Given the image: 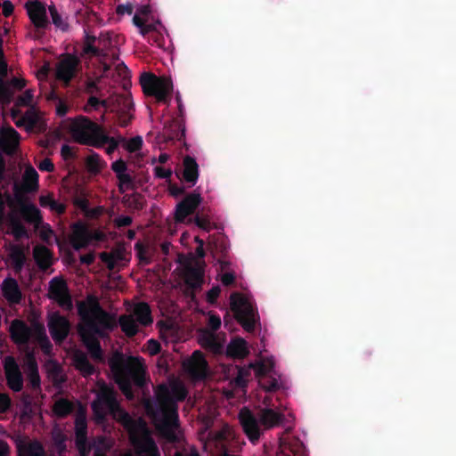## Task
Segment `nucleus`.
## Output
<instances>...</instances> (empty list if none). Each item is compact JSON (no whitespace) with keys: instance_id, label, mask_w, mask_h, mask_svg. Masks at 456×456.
<instances>
[{"instance_id":"f257e3e1","label":"nucleus","mask_w":456,"mask_h":456,"mask_svg":"<svg viewBox=\"0 0 456 456\" xmlns=\"http://www.w3.org/2000/svg\"><path fill=\"white\" fill-rule=\"evenodd\" d=\"M99 388L97 399L92 404L94 418L97 422H102L107 414H111L128 431L134 453L129 452L123 456H159L145 423L141 419H132L119 408L110 387L99 384Z\"/></svg>"},{"instance_id":"f03ea898","label":"nucleus","mask_w":456,"mask_h":456,"mask_svg":"<svg viewBox=\"0 0 456 456\" xmlns=\"http://www.w3.org/2000/svg\"><path fill=\"white\" fill-rule=\"evenodd\" d=\"M154 401L148 400L145 409L159 433L169 441L178 439L177 402L183 400L187 391L178 379H170L160 385L155 393Z\"/></svg>"},{"instance_id":"7ed1b4c3","label":"nucleus","mask_w":456,"mask_h":456,"mask_svg":"<svg viewBox=\"0 0 456 456\" xmlns=\"http://www.w3.org/2000/svg\"><path fill=\"white\" fill-rule=\"evenodd\" d=\"M78 312L82 319L79 325L80 336L92 356L95 359H102V351L97 338L112 330L115 321L101 310L97 300L94 297H88L79 303Z\"/></svg>"},{"instance_id":"20e7f679","label":"nucleus","mask_w":456,"mask_h":456,"mask_svg":"<svg viewBox=\"0 0 456 456\" xmlns=\"http://www.w3.org/2000/svg\"><path fill=\"white\" fill-rule=\"evenodd\" d=\"M110 366L119 388L127 398H132L131 380L139 386L143 383L145 366L142 359L117 354L110 360Z\"/></svg>"},{"instance_id":"39448f33","label":"nucleus","mask_w":456,"mask_h":456,"mask_svg":"<svg viewBox=\"0 0 456 456\" xmlns=\"http://www.w3.org/2000/svg\"><path fill=\"white\" fill-rule=\"evenodd\" d=\"M254 370L255 377L259 385L265 391H273L281 387V377L274 369L273 357L264 358L250 363L247 369H239L235 382L239 386H244L248 380L249 370Z\"/></svg>"},{"instance_id":"423d86ee","label":"nucleus","mask_w":456,"mask_h":456,"mask_svg":"<svg viewBox=\"0 0 456 456\" xmlns=\"http://www.w3.org/2000/svg\"><path fill=\"white\" fill-rule=\"evenodd\" d=\"M240 421L250 441L258 440L263 427L265 429L273 428L281 421V415L273 410L264 409L259 415V421L248 409H242L240 412Z\"/></svg>"},{"instance_id":"0eeeda50","label":"nucleus","mask_w":456,"mask_h":456,"mask_svg":"<svg viewBox=\"0 0 456 456\" xmlns=\"http://www.w3.org/2000/svg\"><path fill=\"white\" fill-rule=\"evenodd\" d=\"M12 338L17 344L38 343L45 353L50 352L51 344L42 325L28 327L21 321H13L10 326Z\"/></svg>"},{"instance_id":"6e6552de","label":"nucleus","mask_w":456,"mask_h":456,"mask_svg":"<svg viewBox=\"0 0 456 456\" xmlns=\"http://www.w3.org/2000/svg\"><path fill=\"white\" fill-rule=\"evenodd\" d=\"M70 131L74 139L82 143L100 147L108 141L100 126L84 117L71 121Z\"/></svg>"},{"instance_id":"1a4fd4ad","label":"nucleus","mask_w":456,"mask_h":456,"mask_svg":"<svg viewBox=\"0 0 456 456\" xmlns=\"http://www.w3.org/2000/svg\"><path fill=\"white\" fill-rule=\"evenodd\" d=\"M195 240L199 243V247L196 249L198 256L190 255L189 256L179 258L184 281L191 288L201 286L204 272L203 241L198 237L195 238Z\"/></svg>"},{"instance_id":"9d476101","label":"nucleus","mask_w":456,"mask_h":456,"mask_svg":"<svg viewBox=\"0 0 456 456\" xmlns=\"http://www.w3.org/2000/svg\"><path fill=\"white\" fill-rule=\"evenodd\" d=\"M152 322L151 310L145 303L135 304L130 314L124 315L119 319L122 330L127 336L134 335L139 326H146Z\"/></svg>"},{"instance_id":"9b49d317","label":"nucleus","mask_w":456,"mask_h":456,"mask_svg":"<svg viewBox=\"0 0 456 456\" xmlns=\"http://www.w3.org/2000/svg\"><path fill=\"white\" fill-rule=\"evenodd\" d=\"M231 308L244 330L247 331L254 330L256 319L254 307L247 297L240 294L232 295Z\"/></svg>"},{"instance_id":"f8f14e48","label":"nucleus","mask_w":456,"mask_h":456,"mask_svg":"<svg viewBox=\"0 0 456 456\" xmlns=\"http://www.w3.org/2000/svg\"><path fill=\"white\" fill-rule=\"evenodd\" d=\"M141 84L144 93L153 95L158 101H165L173 90V83L167 77L144 74L141 78Z\"/></svg>"},{"instance_id":"ddd939ff","label":"nucleus","mask_w":456,"mask_h":456,"mask_svg":"<svg viewBox=\"0 0 456 456\" xmlns=\"http://www.w3.org/2000/svg\"><path fill=\"white\" fill-rule=\"evenodd\" d=\"M183 366L193 379H203L208 373L207 362L200 351H195L190 358L183 362Z\"/></svg>"},{"instance_id":"4468645a","label":"nucleus","mask_w":456,"mask_h":456,"mask_svg":"<svg viewBox=\"0 0 456 456\" xmlns=\"http://www.w3.org/2000/svg\"><path fill=\"white\" fill-rule=\"evenodd\" d=\"M78 62V59L73 55L64 56L56 65L57 78L68 84L77 73Z\"/></svg>"},{"instance_id":"2eb2a0df","label":"nucleus","mask_w":456,"mask_h":456,"mask_svg":"<svg viewBox=\"0 0 456 456\" xmlns=\"http://www.w3.org/2000/svg\"><path fill=\"white\" fill-rule=\"evenodd\" d=\"M49 297L65 309H69L72 305L67 285L62 279L55 278L51 281Z\"/></svg>"},{"instance_id":"dca6fc26","label":"nucleus","mask_w":456,"mask_h":456,"mask_svg":"<svg viewBox=\"0 0 456 456\" xmlns=\"http://www.w3.org/2000/svg\"><path fill=\"white\" fill-rule=\"evenodd\" d=\"M4 366L9 387L16 392L20 391L23 387V379L14 358L12 356L5 357Z\"/></svg>"},{"instance_id":"f3484780","label":"nucleus","mask_w":456,"mask_h":456,"mask_svg":"<svg viewBox=\"0 0 456 456\" xmlns=\"http://www.w3.org/2000/svg\"><path fill=\"white\" fill-rule=\"evenodd\" d=\"M76 428V444L81 456H87L90 448L86 443V411L84 409H80L75 421Z\"/></svg>"},{"instance_id":"a211bd4d","label":"nucleus","mask_w":456,"mask_h":456,"mask_svg":"<svg viewBox=\"0 0 456 456\" xmlns=\"http://www.w3.org/2000/svg\"><path fill=\"white\" fill-rule=\"evenodd\" d=\"M48 327L52 338L57 342L62 341L69 331V322L64 317L56 313L49 315Z\"/></svg>"},{"instance_id":"6ab92c4d","label":"nucleus","mask_w":456,"mask_h":456,"mask_svg":"<svg viewBox=\"0 0 456 456\" xmlns=\"http://www.w3.org/2000/svg\"><path fill=\"white\" fill-rule=\"evenodd\" d=\"M16 201L15 204L13 201L10 202V207L12 211H19L23 218L28 220V222L37 223L40 221V212L38 208L28 202L24 201L21 197L19 196V193H16Z\"/></svg>"},{"instance_id":"aec40b11","label":"nucleus","mask_w":456,"mask_h":456,"mask_svg":"<svg viewBox=\"0 0 456 456\" xmlns=\"http://www.w3.org/2000/svg\"><path fill=\"white\" fill-rule=\"evenodd\" d=\"M28 15L34 24L38 28H44L48 24L45 6L38 2L33 1L26 4Z\"/></svg>"},{"instance_id":"412c9836","label":"nucleus","mask_w":456,"mask_h":456,"mask_svg":"<svg viewBox=\"0 0 456 456\" xmlns=\"http://www.w3.org/2000/svg\"><path fill=\"white\" fill-rule=\"evenodd\" d=\"M14 442L19 456H43L44 451L37 441H31L28 437L17 436Z\"/></svg>"},{"instance_id":"4be33fe9","label":"nucleus","mask_w":456,"mask_h":456,"mask_svg":"<svg viewBox=\"0 0 456 456\" xmlns=\"http://www.w3.org/2000/svg\"><path fill=\"white\" fill-rule=\"evenodd\" d=\"M38 189V174L34 167L28 166L22 175L20 186H15V194L18 192L20 195V191L30 192L36 191Z\"/></svg>"},{"instance_id":"5701e85b","label":"nucleus","mask_w":456,"mask_h":456,"mask_svg":"<svg viewBox=\"0 0 456 456\" xmlns=\"http://www.w3.org/2000/svg\"><path fill=\"white\" fill-rule=\"evenodd\" d=\"M201 199L199 194H191L187 196L175 209V219L178 222H183L200 203Z\"/></svg>"},{"instance_id":"b1692460","label":"nucleus","mask_w":456,"mask_h":456,"mask_svg":"<svg viewBox=\"0 0 456 456\" xmlns=\"http://www.w3.org/2000/svg\"><path fill=\"white\" fill-rule=\"evenodd\" d=\"M20 135L19 134L10 126H4L0 130V146L3 151L11 153L19 145Z\"/></svg>"},{"instance_id":"393cba45","label":"nucleus","mask_w":456,"mask_h":456,"mask_svg":"<svg viewBox=\"0 0 456 456\" xmlns=\"http://www.w3.org/2000/svg\"><path fill=\"white\" fill-rule=\"evenodd\" d=\"M198 339L201 346L208 348L215 353H219L223 348L224 339L211 330H201Z\"/></svg>"},{"instance_id":"a878e982","label":"nucleus","mask_w":456,"mask_h":456,"mask_svg":"<svg viewBox=\"0 0 456 456\" xmlns=\"http://www.w3.org/2000/svg\"><path fill=\"white\" fill-rule=\"evenodd\" d=\"M93 239L87 227L83 224H77L73 227L71 243L76 249L86 247Z\"/></svg>"},{"instance_id":"bb28decb","label":"nucleus","mask_w":456,"mask_h":456,"mask_svg":"<svg viewBox=\"0 0 456 456\" xmlns=\"http://www.w3.org/2000/svg\"><path fill=\"white\" fill-rule=\"evenodd\" d=\"M101 259L110 269L124 266L127 261L126 252L121 248L113 250L110 253H102Z\"/></svg>"},{"instance_id":"cd10ccee","label":"nucleus","mask_w":456,"mask_h":456,"mask_svg":"<svg viewBox=\"0 0 456 456\" xmlns=\"http://www.w3.org/2000/svg\"><path fill=\"white\" fill-rule=\"evenodd\" d=\"M12 118L17 126H23L26 130H30L37 122L38 114L36 110L32 108L27 110V112L22 117L19 116L17 110H12Z\"/></svg>"},{"instance_id":"c85d7f7f","label":"nucleus","mask_w":456,"mask_h":456,"mask_svg":"<svg viewBox=\"0 0 456 456\" xmlns=\"http://www.w3.org/2000/svg\"><path fill=\"white\" fill-rule=\"evenodd\" d=\"M2 290L4 297L12 303H17L21 297L18 283L13 279H5L2 284Z\"/></svg>"},{"instance_id":"c756f323","label":"nucleus","mask_w":456,"mask_h":456,"mask_svg":"<svg viewBox=\"0 0 456 456\" xmlns=\"http://www.w3.org/2000/svg\"><path fill=\"white\" fill-rule=\"evenodd\" d=\"M247 342L242 338H235L230 342L226 353L233 358H243L248 354Z\"/></svg>"},{"instance_id":"7c9ffc66","label":"nucleus","mask_w":456,"mask_h":456,"mask_svg":"<svg viewBox=\"0 0 456 456\" xmlns=\"http://www.w3.org/2000/svg\"><path fill=\"white\" fill-rule=\"evenodd\" d=\"M24 367L31 386L33 387H38L40 385V379L37 372V365L32 354H28L26 355Z\"/></svg>"},{"instance_id":"2f4dec72","label":"nucleus","mask_w":456,"mask_h":456,"mask_svg":"<svg viewBox=\"0 0 456 456\" xmlns=\"http://www.w3.org/2000/svg\"><path fill=\"white\" fill-rule=\"evenodd\" d=\"M183 176L187 182L195 183L199 176V167L195 159L191 157H186L183 159Z\"/></svg>"},{"instance_id":"473e14b6","label":"nucleus","mask_w":456,"mask_h":456,"mask_svg":"<svg viewBox=\"0 0 456 456\" xmlns=\"http://www.w3.org/2000/svg\"><path fill=\"white\" fill-rule=\"evenodd\" d=\"M40 206L48 208L52 212L61 214L65 210V204L61 201L55 200L53 194L48 193L39 197Z\"/></svg>"},{"instance_id":"72a5a7b5","label":"nucleus","mask_w":456,"mask_h":456,"mask_svg":"<svg viewBox=\"0 0 456 456\" xmlns=\"http://www.w3.org/2000/svg\"><path fill=\"white\" fill-rule=\"evenodd\" d=\"M34 257L41 268H47L52 264L51 253L44 246H37L34 248Z\"/></svg>"},{"instance_id":"f704fd0d","label":"nucleus","mask_w":456,"mask_h":456,"mask_svg":"<svg viewBox=\"0 0 456 456\" xmlns=\"http://www.w3.org/2000/svg\"><path fill=\"white\" fill-rule=\"evenodd\" d=\"M45 370L48 378L53 380L55 385H60L63 381V374L57 362L49 361L45 364Z\"/></svg>"},{"instance_id":"c9c22d12","label":"nucleus","mask_w":456,"mask_h":456,"mask_svg":"<svg viewBox=\"0 0 456 456\" xmlns=\"http://www.w3.org/2000/svg\"><path fill=\"white\" fill-rule=\"evenodd\" d=\"M74 364L84 375L93 373V367L88 362L86 355L82 353H76L74 354Z\"/></svg>"},{"instance_id":"e433bc0d","label":"nucleus","mask_w":456,"mask_h":456,"mask_svg":"<svg viewBox=\"0 0 456 456\" xmlns=\"http://www.w3.org/2000/svg\"><path fill=\"white\" fill-rule=\"evenodd\" d=\"M9 257L14 267L16 269H20L22 266L25 260L23 249L17 246L10 247Z\"/></svg>"},{"instance_id":"4c0bfd02","label":"nucleus","mask_w":456,"mask_h":456,"mask_svg":"<svg viewBox=\"0 0 456 456\" xmlns=\"http://www.w3.org/2000/svg\"><path fill=\"white\" fill-rule=\"evenodd\" d=\"M72 404L64 399L56 401L53 406V412L60 417L65 416L70 412Z\"/></svg>"},{"instance_id":"58836bf2","label":"nucleus","mask_w":456,"mask_h":456,"mask_svg":"<svg viewBox=\"0 0 456 456\" xmlns=\"http://www.w3.org/2000/svg\"><path fill=\"white\" fill-rule=\"evenodd\" d=\"M11 224H10V232L15 238H21L27 236V232L22 224L19 222L13 220L12 216L10 217Z\"/></svg>"},{"instance_id":"ea45409f","label":"nucleus","mask_w":456,"mask_h":456,"mask_svg":"<svg viewBox=\"0 0 456 456\" xmlns=\"http://www.w3.org/2000/svg\"><path fill=\"white\" fill-rule=\"evenodd\" d=\"M87 168L92 173H97L102 167V162L98 155H91L86 159Z\"/></svg>"},{"instance_id":"a19ab883","label":"nucleus","mask_w":456,"mask_h":456,"mask_svg":"<svg viewBox=\"0 0 456 456\" xmlns=\"http://www.w3.org/2000/svg\"><path fill=\"white\" fill-rule=\"evenodd\" d=\"M142 145V139L141 136H136L134 138H131L130 140L126 141L125 143V148L129 152H136L138 151Z\"/></svg>"},{"instance_id":"79ce46f5","label":"nucleus","mask_w":456,"mask_h":456,"mask_svg":"<svg viewBox=\"0 0 456 456\" xmlns=\"http://www.w3.org/2000/svg\"><path fill=\"white\" fill-rule=\"evenodd\" d=\"M49 12L52 16V20L53 24L62 29L65 30L67 28V23L61 20V16L58 14L56 8L53 5L49 6Z\"/></svg>"},{"instance_id":"37998d69","label":"nucleus","mask_w":456,"mask_h":456,"mask_svg":"<svg viewBox=\"0 0 456 456\" xmlns=\"http://www.w3.org/2000/svg\"><path fill=\"white\" fill-rule=\"evenodd\" d=\"M234 434L232 428L228 425H224L222 429L216 434L215 439L218 441L229 440L233 438Z\"/></svg>"},{"instance_id":"c03bdc74","label":"nucleus","mask_w":456,"mask_h":456,"mask_svg":"<svg viewBox=\"0 0 456 456\" xmlns=\"http://www.w3.org/2000/svg\"><path fill=\"white\" fill-rule=\"evenodd\" d=\"M119 181V190L121 191H128L132 186L130 175L126 172L117 175Z\"/></svg>"},{"instance_id":"a18cd8bd","label":"nucleus","mask_w":456,"mask_h":456,"mask_svg":"<svg viewBox=\"0 0 456 456\" xmlns=\"http://www.w3.org/2000/svg\"><path fill=\"white\" fill-rule=\"evenodd\" d=\"M34 94L31 90H27L17 99L18 106H30L33 104Z\"/></svg>"},{"instance_id":"49530a36","label":"nucleus","mask_w":456,"mask_h":456,"mask_svg":"<svg viewBox=\"0 0 456 456\" xmlns=\"http://www.w3.org/2000/svg\"><path fill=\"white\" fill-rule=\"evenodd\" d=\"M134 24L140 29L142 35H145L150 31V27L145 25V19L139 14H135L133 18Z\"/></svg>"},{"instance_id":"de8ad7c7","label":"nucleus","mask_w":456,"mask_h":456,"mask_svg":"<svg viewBox=\"0 0 456 456\" xmlns=\"http://www.w3.org/2000/svg\"><path fill=\"white\" fill-rule=\"evenodd\" d=\"M120 141H123L122 137L114 138V137H108V141H106L102 145L108 144L106 148V151L108 154H111L118 147V142Z\"/></svg>"},{"instance_id":"09e8293b","label":"nucleus","mask_w":456,"mask_h":456,"mask_svg":"<svg viewBox=\"0 0 456 456\" xmlns=\"http://www.w3.org/2000/svg\"><path fill=\"white\" fill-rule=\"evenodd\" d=\"M159 343L154 339H150L146 345V351L151 354L154 355L159 352Z\"/></svg>"},{"instance_id":"8fccbe9b","label":"nucleus","mask_w":456,"mask_h":456,"mask_svg":"<svg viewBox=\"0 0 456 456\" xmlns=\"http://www.w3.org/2000/svg\"><path fill=\"white\" fill-rule=\"evenodd\" d=\"M100 107V100L94 96L88 99L86 105L84 107L85 111L90 112L93 110H97Z\"/></svg>"},{"instance_id":"3c124183","label":"nucleus","mask_w":456,"mask_h":456,"mask_svg":"<svg viewBox=\"0 0 456 456\" xmlns=\"http://www.w3.org/2000/svg\"><path fill=\"white\" fill-rule=\"evenodd\" d=\"M112 169L118 175L126 172V165L122 159L116 160L112 163Z\"/></svg>"},{"instance_id":"603ef678","label":"nucleus","mask_w":456,"mask_h":456,"mask_svg":"<svg viewBox=\"0 0 456 456\" xmlns=\"http://www.w3.org/2000/svg\"><path fill=\"white\" fill-rule=\"evenodd\" d=\"M10 398L5 394H0V412H4L10 407Z\"/></svg>"},{"instance_id":"864d4df0","label":"nucleus","mask_w":456,"mask_h":456,"mask_svg":"<svg viewBox=\"0 0 456 456\" xmlns=\"http://www.w3.org/2000/svg\"><path fill=\"white\" fill-rule=\"evenodd\" d=\"M220 294V288L214 287L207 294V299L209 303H214Z\"/></svg>"},{"instance_id":"5fc2aeb1","label":"nucleus","mask_w":456,"mask_h":456,"mask_svg":"<svg viewBox=\"0 0 456 456\" xmlns=\"http://www.w3.org/2000/svg\"><path fill=\"white\" fill-rule=\"evenodd\" d=\"M49 70H50V66L49 64H45L43 65L37 71V77L38 80H44L46 78L48 73H49Z\"/></svg>"},{"instance_id":"6e6d98bb","label":"nucleus","mask_w":456,"mask_h":456,"mask_svg":"<svg viewBox=\"0 0 456 456\" xmlns=\"http://www.w3.org/2000/svg\"><path fill=\"white\" fill-rule=\"evenodd\" d=\"M38 168L41 171L51 172L53 170V164L49 159H45L38 164Z\"/></svg>"},{"instance_id":"4d7b16f0","label":"nucleus","mask_w":456,"mask_h":456,"mask_svg":"<svg viewBox=\"0 0 456 456\" xmlns=\"http://www.w3.org/2000/svg\"><path fill=\"white\" fill-rule=\"evenodd\" d=\"M208 325L213 330H217L221 325V320L218 316L210 314L208 317Z\"/></svg>"},{"instance_id":"13d9d810","label":"nucleus","mask_w":456,"mask_h":456,"mask_svg":"<svg viewBox=\"0 0 456 456\" xmlns=\"http://www.w3.org/2000/svg\"><path fill=\"white\" fill-rule=\"evenodd\" d=\"M68 111L67 104L61 100H58L56 103V112L59 116H64Z\"/></svg>"},{"instance_id":"bf43d9fd","label":"nucleus","mask_w":456,"mask_h":456,"mask_svg":"<svg viewBox=\"0 0 456 456\" xmlns=\"http://www.w3.org/2000/svg\"><path fill=\"white\" fill-rule=\"evenodd\" d=\"M133 7L130 4H120L117 7V12L120 15H124L126 13H132Z\"/></svg>"},{"instance_id":"052dcab7","label":"nucleus","mask_w":456,"mask_h":456,"mask_svg":"<svg viewBox=\"0 0 456 456\" xmlns=\"http://www.w3.org/2000/svg\"><path fill=\"white\" fill-rule=\"evenodd\" d=\"M1 8L3 10V13L4 16H9L12 11H13V6L12 4L9 2V1H5L2 5H1Z\"/></svg>"},{"instance_id":"680f3d73","label":"nucleus","mask_w":456,"mask_h":456,"mask_svg":"<svg viewBox=\"0 0 456 456\" xmlns=\"http://www.w3.org/2000/svg\"><path fill=\"white\" fill-rule=\"evenodd\" d=\"M131 218L129 216H119L116 219V224L118 226H126L131 224Z\"/></svg>"},{"instance_id":"e2e57ef3","label":"nucleus","mask_w":456,"mask_h":456,"mask_svg":"<svg viewBox=\"0 0 456 456\" xmlns=\"http://www.w3.org/2000/svg\"><path fill=\"white\" fill-rule=\"evenodd\" d=\"M234 281V275L232 273H224L222 276H221V281L224 284V285H229L231 283H232Z\"/></svg>"},{"instance_id":"0e129e2a","label":"nucleus","mask_w":456,"mask_h":456,"mask_svg":"<svg viewBox=\"0 0 456 456\" xmlns=\"http://www.w3.org/2000/svg\"><path fill=\"white\" fill-rule=\"evenodd\" d=\"M156 174L159 177L167 178L171 175V171L161 167L156 168Z\"/></svg>"},{"instance_id":"69168bd1","label":"nucleus","mask_w":456,"mask_h":456,"mask_svg":"<svg viewBox=\"0 0 456 456\" xmlns=\"http://www.w3.org/2000/svg\"><path fill=\"white\" fill-rule=\"evenodd\" d=\"M61 155L62 157L67 159L69 158H70L73 154L72 152V149L69 146V145H63L61 147Z\"/></svg>"},{"instance_id":"338daca9","label":"nucleus","mask_w":456,"mask_h":456,"mask_svg":"<svg viewBox=\"0 0 456 456\" xmlns=\"http://www.w3.org/2000/svg\"><path fill=\"white\" fill-rule=\"evenodd\" d=\"M9 452L8 444L4 441H0V456H9Z\"/></svg>"},{"instance_id":"774afa93","label":"nucleus","mask_w":456,"mask_h":456,"mask_svg":"<svg viewBox=\"0 0 456 456\" xmlns=\"http://www.w3.org/2000/svg\"><path fill=\"white\" fill-rule=\"evenodd\" d=\"M12 86L21 89L25 86V80L23 78H13L11 82Z\"/></svg>"}]
</instances>
